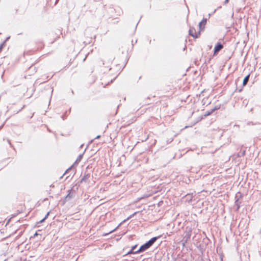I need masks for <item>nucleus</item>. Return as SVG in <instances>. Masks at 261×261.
I'll list each match as a JSON object with an SVG mask.
<instances>
[{
    "mask_svg": "<svg viewBox=\"0 0 261 261\" xmlns=\"http://www.w3.org/2000/svg\"><path fill=\"white\" fill-rule=\"evenodd\" d=\"M160 237H155L151 238L149 241L142 245L139 249L137 251L134 252V253H139L141 252L144 251L148 249L156 241V240Z\"/></svg>",
    "mask_w": 261,
    "mask_h": 261,
    "instance_id": "1",
    "label": "nucleus"
},
{
    "mask_svg": "<svg viewBox=\"0 0 261 261\" xmlns=\"http://www.w3.org/2000/svg\"><path fill=\"white\" fill-rule=\"evenodd\" d=\"M201 29H200L197 25L192 27L189 29V34L194 38H197L200 35Z\"/></svg>",
    "mask_w": 261,
    "mask_h": 261,
    "instance_id": "2",
    "label": "nucleus"
},
{
    "mask_svg": "<svg viewBox=\"0 0 261 261\" xmlns=\"http://www.w3.org/2000/svg\"><path fill=\"white\" fill-rule=\"evenodd\" d=\"M104 61H105V60H100V61H99L98 62V66H99L100 67H101V66H105L107 68H109L110 69H111L110 68V63H112V61L111 62H108L106 65H105V63H104Z\"/></svg>",
    "mask_w": 261,
    "mask_h": 261,
    "instance_id": "3",
    "label": "nucleus"
},
{
    "mask_svg": "<svg viewBox=\"0 0 261 261\" xmlns=\"http://www.w3.org/2000/svg\"><path fill=\"white\" fill-rule=\"evenodd\" d=\"M223 47V46L221 43H218L215 47L214 48V55H216L217 54L218 52H219L221 49H222Z\"/></svg>",
    "mask_w": 261,
    "mask_h": 261,
    "instance_id": "4",
    "label": "nucleus"
},
{
    "mask_svg": "<svg viewBox=\"0 0 261 261\" xmlns=\"http://www.w3.org/2000/svg\"><path fill=\"white\" fill-rule=\"evenodd\" d=\"M206 23V19H202L199 23L198 25H197L200 29H201V31L204 30V27Z\"/></svg>",
    "mask_w": 261,
    "mask_h": 261,
    "instance_id": "5",
    "label": "nucleus"
},
{
    "mask_svg": "<svg viewBox=\"0 0 261 261\" xmlns=\"http://www.w3.org/2000/svg\"><path fill=\"white\" fill-rule=\"evenodd\" d=\"M249 77H250V74H248L246 77H245V78L243 80V85L244 86H246V84H247L248 81H249Z\"/></svg>",
    "mask_w": 261,
    "mask_h": 261,
    "instance_id": "6",
    "label": "nucleus"
},
{
    "mask_svg": "<svg viewBox=\"0 0 261 261\" xmlns=\"http://www.w3.org/2000/svg\"><path fill=\"white\" fill-rule=\"evenodd\" d=\"M213 113V112L212 110L211 109V110L206 112L204 113V114L203 115V116L205 117H207V116L211 115Z\"/></svg>",
    "mask_w": 261,
    "mask_h": 261,
    "instance_id": "7",
    "label": "nucleus"
},
{
    "mask_svg": "<svg viewBox=\"0 0 261 261\" xmlns=\"http://www.w3.org/2000/svg\"><path fill=\"white\" fill-rule=\"evenodd\" d=\"M220 108V106H215L213 109H212V111L213 112H214L216 110H219Z\"/></svg>",
    "mask_w": 261,
    "mask_h": 261,
    "instance_id": "8",
    "label": "nucleus"
},
{
    "mask_svg": "<svg viewBox=\"0 0 261 261\" xmlns=\"http://www.w3.org/2000/svg\"><path fill=\"white\" fill-rule=\"evenodd\" d=\"M24 210H25V205H24V204H23L21 205V210L18 212V213H22Z\"/></svg>",
    "mask_w": 261,
    "mask_h": 261,
    "instance_id": "9",
    "label": "nucleus"
},
{
    "mask_svg": "<svg viewBox=\"0 0 261 261\" xmlns=\"http://www.w3.org/2000/svg\"><path fill=\"white\" fill-rule=\"evenodd\" d=\"M187 196H190V198L188 202L189 203V202H191L192 200V199H193V197L192 196V195H190V194H187Z\"/></svg>",
    "mask_w": 261,
    "mask_h": 261,
    "instance_id": "10",
    "label": "nucleus"
},
{
    "mask_svg": "<svg viewBox=\"0 0 261 261\" xmlns=\"http://www.w3.org/2000/svg\"><path fill=\"white\" fill-rule=\"evenodd\" d=\"M136 246H137V245L133 246L132 250H134L136 247ZM128 253H134V252H133L132 251H131L130 252H128Z\"/></svg>",
    "mask_w": 261,
    "mask_h": 261,
    "instance_id": "11",
    "label": "nucleus"
},
{
    "mask_svg": "<svg viewBox=\"0 0 261 261\" xmlns=\"http://www.w3.org/2000/svg\"><path fill=\"white\" fill-rule=\"evenodd\" d=\"M48 215H49V213H47V215H46V216L45 217V218H44V219H43L41 221V222H43V221H44V220H45V219L48 217Z\"/></svg>",
    "mask_w": 261,
    "mask_h": 261,
    "instance_id": "12",
    "label": "nucleus"
},
{
    "mask_svg": "<svg viewBox=\"0 0 261 261\" xmlns=\"http://www.w3.org/2000/svg\"><path fill=\"white\" fill-rule=\"evenodd\" d=\"M136 213H137L136 212V213H135L134 214H133V215H132V216H134V215H135V214H136ZM131 217H132V216H130V217H129L127 219V220H128V219H129V218H130Z\"/></svg>",
    "mask_w": 261,
    "mask_h": 261,
    "instance_id": "13",
    "label": "nucleus"
},
{
    "mask_svg": "<svg viewBox=\"0 0 261 261\" xmlns=\"http://www.w3.org/2000/svg\"><path fill=\"white\" fill-rule=\"evenodd\" d=\"M2 48H3V45H1L0 46V52L2 51Z\"/></svg>",
    "mask_w": 261,
    "mask_h": 261,
    "instance_id": "14",
    "label": "nucleus"
},
{
    "mask_svg": "<svg viewBox=\"0 0 261 261\" xmlns=\"http://www.w3.org/2000/svg\"><path fill=\"white\" fill-rule=\"evenodd\" d=\"M229 2V0H225V3L227 4Z\"/></svg>",
    "mask_w": 261,
    "mask_h": 261,
    "instance_id": "15",
    "label": "nucleus"
},
{
    "mask_svg": "<svg viewBox=\"0 0 261 261\" xmlns=\"http://www.w3.org/2000/svg\"><path fill=\"white\" fill-rule=\"evenodd\" d=\"M70 192H71V191H70L69 194H68V195L67 196H68L69 195V194L70 193Z\"/></svg>",
    "mask_w": 261,
    "mask_h": 261,
    "instance_id": "16",
    "label": "nucleus"
},
{
    "mask_svg": "<svg viewBox=\"0 0 261 261\" xmlns=\"http://www.w3.org/2000/svg\"><path fill=\"white\" fill-rule=\"evenodd\" d=\"M100 137V136H97L96 138H99Z\"/></svg>",
    "mask_w": 261,
    "mask_h": 261,
    "instance_id": "17",
    "label": "nucleus"
},
{
    "mask_svg": "<svg viewBox=\"0 0 261 261\" xmlns=\"http://www.w3.org/2000/svg\"><path fill=\"white\" fill-rule=\"evenodd\" d=\"M4 261H6V260H4Z\"/></svg>",
    "mask_w": 261,
    "mask_h": 261,
    "instance_id": "18",
    "label": "nucleus"
}]
</instances>
